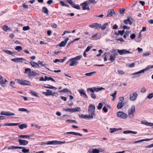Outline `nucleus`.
<instances>
[{
  "mask_svg": "<svg viewBox=\"0 0 153 153\" xmlns=\"http://www.w3.org/2000/svg\"><path fill=\"white\" fill-rule=\"evenodd\" d=\"M30 29V27L28 26H24L23 27V30L24 31Z\"/></svg>",
  "mask_w": 153,
  "mask_h": 153,
  "instance_id": "51",
  "label": "nucleus"
},
{
  "mask_svg": "<svg viewBox=\"0 0 153 153\" xmlns=\"http://www.w3.org/2000/svg\"><path fill=\"white\" fill-rule=\"evenodd\" d=\"M15 49L18 52H20L22 50V47L20 46H17L15 48Z\"/></svg>",
  "mask_w": 153,
  "mask_h": 153,
  "instance_id": "43",
  "label": "nucleus"
},
{
  "mask_svg": "<svg viewBox=\"0 0 153 153\" xmlns=\"http://www.w3.org/2000/svg\"><path fill=\"white\" fill-rule=\"evenodd\" d=\"M90 4L89 1H87L84 3L81 4L80 6L82 7V9L84 10L87 9V7H88V4Z\"/></svg>",
  "mask_w": 153,
  "mask_h": 153,
  "instance_id": "13",
  "label": "nucleus"
},
{
  "mask_svg": "<svg viewBox=\"0 0 153 153\" xmlns=\"http://www.w3.org/2000/svg\"><path fill=\"white\" fill-rule=\"evenodd\" d=\"M82 57V55H79L75 57L71 58L68 61V62H70L69 65L73 66L77 65L79 63L77 61L80 60Z\"/></svg>",
  "mask_w": 153,
  "mask_h": 153,
  "instance_id": "2",
  "label": "nucleus"
},
{
  "mask_svg": "<svg viewBox=\"0 0 153 153\" xmlns=\"http://www.w3.org/2000/svg\"><path fill=\"white\" fill-rule=\"evenodd\" d=\"M66 143L65 142L61 141H60L53 140L48 141L47 143H44L43 144L47 145H58L64 143Z\"/></svg>",
  "mask_w": 153,
  "mask_h": 153,
  "instance_id": "9",
  "label": "nucleus"
},
{
  "mask_svg": "<svg viewBox=\"0 0 153 153\" xmlns=\"http://www.w3.org/2000/svg\"><path fill=\"white\" fill-rule=\"evenodd\" d=\"M28 73V76L29 78H31L34 76H37L39 74L34 71H31L30 68H26L25 69V74Z\"/></svg>",
  "mask_w": 153,
  "mask_h": 153,
  "instance_id": "3",
  "label": "nucleus"
},
{
  "mask_svg": "<svg viewBox=\"0 0 153 153\" xmlns=\"http://www.w3.org/2000/svg\"><path fill=\"white\" fill-rule=\"evenodd\" d=\"M123 105V102H120L117 105V107L118 109H120L122 108Z\"/></svg>",
  "mask_w": 153,
  "mask_h": 153,
  "instance_id": "35",
  "label": "nucleus"
},
{
  "mask_svg": "<svg viewBox=\"0 0 153 153\" xmlns=\"http://www.w3.org/2000/svg\"><path fill=\"white\" fill-rule=\"evenodd\" d=\"M78 116L81 118L82 119H90V118H89V117H88V115L87 114H85L84 115L83 114H79Z\"/></svg>",
  "mask_w": 153,
  "mask_h": 153,
  "instance_id": "26",
  "label": "nucleus"
},
{
  "mask_svg": "<svg viewBox=\"0 0 153 153\" xmlns=\"http://www.w3.org/2000/svg\"><path fill=\"white\" fill-rule=\"evenodd\" d=\"M98 33H97L96 34L92 36L91 37V39L92 40L94 39H97L99 38V37H97V35Z\"/></svg>",
  "mask_w": 153,
  "mask_h": 153,
  "instance_id": "42",
  "label": "nucleus"
},
{
  "mask_svg": "<svg viewBox=\"0 0 153 153\" xmlns=\"http://www.w3.org/2000/svg\"><path fill=\"white\" fill-rule=\"evenodd\" d=\"M0 114L1 115H5L6 116H14L15 115L14 113L9 111H1Z\"/></svg>",
  "mask_w": 153,
  "mask_h": 153,
  "instance_id": "16",
  "label": "nucleus"
},
{
  "mask_svg": "<svg viewBox=\"0 0 153 153\" xmlns=\"http://www.w3.org/2000/svg\"><path fill=\"white\" fill-rule=\"evenodd\" d=\"M146 91V89L144 87H143L141 90L140 91L142 93H144Z\"/></svg>",
  "mask_w": 153,
  "mask_h": 153,
  "instance_id": "63",
  "label": "nucleus"
},
{
  "mask_svg": "<svg viewBox=\"0 0 153 153\" xmlns=\"http://www.w3.org/2000/svg\"><path fill=\"white\" fill-rule=\"evenodd\" d=\"M19 111H25L28 114L30 113V111L27 110V109L24 108H19L18 110Z\"/></svg>",
  "mask_w": 153,
  "mask_h": 153,
  "instance_id": "36",
  "label": "nucleus"
},
{
  "mask_svg": "<svg viewBox=\"0 0 153 153\" xmlns=\"http://www.w3.org/2000/svg\"><path fill=\"white\" fill-rule=\"evenodd\" d=\"M129 33L130 32L129 31H126L125 33V34L123 36L124 38H126L127 36H128Z\"/></svg>",
  "mask_w": 153,
  "mask_h": 153,
  "instance_id": "53",
  "label": "nucleus"
},
{
  "mask_svg": "<svg viewBox=\"0 0 153 153\" xmlns=\"http://www.w3.org/2000/svg\"><path fill=\"white\" fill-rule=\"evenodd\" d=\"M125 33V31L124 30H119L118 33H116L115 34L117 36H119V34H120L121 36L123 35L124 33Z\"/></svg>",
  "mask_w": 153,
  "mask_h": 153,
  "instance_id": "34",
  "label": "nucleus"
},
{
  "mask_svg": "<svg viewBox=\"0 0 153 153\" xmlns=\"http://www.w3.org/2000/svg\"><path fill=\"white\" fill-rule=\"evenodd\" d=\"M30 93L35 97H39V96L38 95V94L37 93L33 91H30Z\"/></svg>",
  "mask_w": 153,
  "mask_h": 153,
  "instance_id": "41",
  "label": "nucleus"
},
{
  "mask_svg": "<svg viewBox=\"0 0 153 153\" xmlns=\"http://www.w3.org/2000/svg\"><path fill=\"white\" fill-rule=\"evenodd\" d=\"M19 137L22 138H24V139H30V136L28 135H20L19 136Z\"/></svg>",
  "mask_w": 153,
  "mask_h": 153,
  "instance_id": "32",
  "label": "nucleus"
},
{
  "mask_svg": "<svg viewBox=\"0 0 153 153\" xmlns=\"http://www.w3.org/2000/svg\"><path fill=\"white\" fill-rule=\"evenodd\" d=\"M102 110L105 112H107L108 111V109L106 106H105L103 107Z\"/></svg>",
  "mask_w": 153,
  "mask_h": 153,
  "instance_id": "62",
  "label": "nucleus"
},
{
  "mask_svg": "<svg viewBox=\"0 0 153 153\" xmlns=\"http://www.w3.org/2000/svg\"><path fill=\"white\" fill-rule=\"evenodd\" d=\"M110 130V132L111 133H113L114 132L117 131L119 130L118 129H117L115 128H111Z\"/></svg>",
  "mask_w": 153,
  "mask_h": 153,
  "instance_id": "49",
  "label": "nucleus"
},
{
  "mask_svg": "<svg viewBox=\"0 0 153 153\" xmlns=\"http://www.w3.org/2000/svg\"><path fill=\"white\" fill-rule=\"evenodd\" d=\"M117 117L120 118L125 119L128 117L127 114L122 111H119L117 112Z\"/></svg>",
  "mask_w": 153,
  "mask_h": 153,
  "instance_id": "8",
  "label": "nucleus"
},
{
  "mask_svg": "<svg viewBox=\"0 0 153 153\" xmlns=\"http://www.w3.org/2000/svg\"><path fill=\"white\" fill-rule=\"evenodd\" d=\"M45 80H51L53 82H55V80L51 77H48L46 76H45Z\"/></svg>",
  "mask_w": 153,
  "mask_h": 153,
  "instance_id": "40",
  "label": "nucleus"
},
{
  "mask_svg": "<svg viewBox=\"0 0 153 153\" xmlns=\"http://www.w3.org/2000/svg\"><path fill=\"white\" fill-rule=\"evenodd\" d=\"M89 153H99L100 152L99 150L96 149H93L89 150Z\"/></svg>",
  "mask_w": 153,
  "mask_h": 153,
  "instance_id": "24",
  "label": "nucleus"
},
{
  "mask_svg": "<svg viewBox=\"0 0 153 153\" xmlns=\"http://www.w3.org/2000/svg\"><path fill=\"white\" fill-rule=\"evenodd\" d=\"M42 12L47 15L48 14V10L46 7H44L42 8Z\"/></svg>",
  "mask_w": 153,
  "mask_h": 153,
  "instance_id": "37",
  "label": "nucleus"
},
{
  "mask_svg": "<svg viewBox=\"0 0 153 153\" xmlns=\"http://www.w3.org/2000/svg\"><path fill=\"white\" fill-rule=\"evenodd\" d=\"M44 87L46 88L51 89L54 90H56V88L49 85H46Z\"/></svg>",
  "mask_w": 153,
  "mask_h": 153,
  "instance_id": "31",
  "label": "nucleus"
},
{
  "mask_svg": "<svg viewBox=\"0 0 153 153\" xmlns=\"http://www.w3.org/2000/svg\"><path fill=\"white\" fill-rule=\"evenodd\" d=\"M73 135H79V136H82V134L80 133H79L75 132H74V133H73Z\"/></svg>",
  "mask_w": 153,
  "mask_h": 153,
  "instance_id": "59",
  "label": "nucleus"
},
{
  "mask_svg": "<svg viewBox=\"0 0 153 153\" xmlns=\"http://www.w3.org/2000/svg\"><path fill=\"white\" fill-rule=\"evenodd\" d=\"M92 48V47L91 46H88L86 49L85 50V52H87L88 51H89Z\"/></svg>",
  "mask_w": 153,
  "mask_h": 153,
  "instance_id": "61",
  "label": "nucleus"
},
{
  "mask_svg": "<svg viewBox=\"0 0 153 153\" xmlns=\"http://www.w3.org/2000/svg\"><path fill=\"white\" fill-rule=\"evenodd\" d=\"M22 149V151L25 153H27L30 151L29 149H26L24 147L16 146H10L9 147L7 148V149L8 150H10V149L14 150V149Z\"/></svg>",
  "mask_w": 153,
  "mask_h": 153,
  "instance_id": "6",
  "label": "nucleus"
},
{
  "mask_svg": "<svg viewBox=\"0 0 153 153\" xmlns=\"http://www.w3.org/2000/svg\"><path fill=\"white\" fill-rule=\"evenodd\" d=\"M81 111L80 108L77 107L75 108H71V113H74L77 111Z\"/></svg>",
  "mask_w": 153,
  "mask_h": 153,
  "instance_id": "29",
  "label": "nucleus"
},
{
  "mask_svg": "<svg viewBox=\"0 0 153 153\" xmlns=\"http://www.w3.org/2000/svg\"><path fill=\"white\" fill-rule=\"evenodd\" d=\"M19 123H4V125L5 126H18Z\"/></svg>",
  "mask_w": 153,
  "mask_h": 153,
  "instance_id": "23",
  "label": "nucleus"
},
{
  "mask_svg": "<svg viewBox=\"0 0 153 153\" xmlns=\"http://www.w3.org/2000/svg\"><path fill=\"white\" fill-rule=\"evenodd\" d=\"M135 35L134 34H132L130 36V38L132 39H134L135 37Z\"/></svg>",
  "mask_w": 153,
  "mask_h": 153,
  "instance_id": "64",
  "label": "nucleus"
},
{
  "mask_svg": "<svg viewBox=\"0 0 153 153\" xmlns=\"http://www.w3.org/2000/svg\"><path fill=\"white\" fill-rule=\"evenodd\" d=\"M95 107L94 105L90 104L89 105L88 112V117L90 118V119H92L94 117L96 116V114L95 113Z\"/></svg>",
  "mask_w": 153,
  "mask_h": 153,
  "instance_id": "1",
  "label": "nucleus"
},
{
  "mask_svg": "<svg viewBox=\"0 0 153 153\" xmlns=\"http://www.w3.org/2000/svg\"><path fill=\"white\" fill-rule=\"evenodd\" d=\"M116 50H114L112 52V54L115 57H116V56H117L118 55V54L116 52Z\"/></svg>",
  "mask_w": 153,
  "mask_h": 153,
  "instance_id": "48",
  "label": "nucleus"
},
{
  "mask_svg": "<svg viewBox=\"0 0 153 153\" xmlns=\"http://www.w3.org/2000/svg\"><path fill=\"white\" fill-rule=\"evenodd\" d=\"M153 97V93H152L149 94L147 97V98L148 99H151Z\"/></svg>",
  "mask_w": 153,
  "mask_h": 153,
  "instance_id": "52",
  "label": "nucleus"
},
{
  "mask_svg": "<svg viewBox=\"0 0 153 153\" xmlns=\"http://www.w3.org/2000/svg\"><path fill=\"white\" fill-rule=\"evenodd\" d=\"M152 66L151 65H149L148 66L145 68L143 70H142L141 71H139L136 72L132 74V75H137L139 74L142 73H143L145 71L150 70V69H152Z\"/></svg>",
  "mask_w": 153,
  "mask_h": 153,
  "instance_id": "10",
  "label": "nucleus"
},
{
  "mask_svg": "<svg viewBox=\"0 0 153 153\" xmlns=\"http://www.w3.org/2000/svg\"><path fill=\"white\" fill-rule=\"evenodd\" d=\"M96 72L94 71L88 73H85V75L88 76H91L94 74L96 73Z\"/></svg>",
  "mask_w": 153,
  "mask_h": 153,
  "instance_id": "44",
  "label": "nucleus"
},
{
  "mask_svg": "<svg viewBox=\"0 0 153 153\" xmlns=\"http://www.w3.org/2000/svg\"><path fill=\"white\" fill-rule=\"evenodd\" d=\"M102 104L101 103H100L98 105L97 107V109L99 110H101L102 107Z\"/></svg>",
  "mask_w": 153,
  "mask_h": 153,
  "instance_id": "46",
  "label": "nucleus"
},
{
  "mask_svg": "<svg viewBox=\"0 0 153 153\" xmlns=\"http://www.w3.org/2000/svg\"><path fill=\"white\" fill-rule=\"evenodd\" d=\"M79 92V93L80 95L83 97L85 98H88V96L87 95L85 94V90L82 89H81L78 90Z\"/></svg>",
  "mask_w": 153,
  "mask_h": 153,
  "instance_id": "15",
  "label": "nucleus"
},
{
  "mask_svg": "<svg viewBox=\"0 0 153 153\" xmlns=\"http://www.w3.org/2000/svg\"><path fill=\"white\" fill-rule=\"evenodd\" d=\"M63 111H65L68 112L70 113H71V108H63Z\"/></svg>",
  "mask_w": 153,
  "mask_h": 153,
  "instance_id": "47",
  "label": "nucleus"
},
{
  "mask_svg": "<svg viewBox=\"0 0 153 153\" xmlns=\"http://www.w3.org/2000/svg\"><path fill=\"white\" fill-rule=\"evenodd\" d=\"M2 29L4 31L6 32L7 30H10V28L7 25H5L3 27Z\"/></svg>",
  "mask_w": 153,
  "mask_h": 153,
  "instance_id": "38",
  "label": "nucleus"
},
{
  "mask_svg": "<svg viewBox=\"0 0 153 153\" xmlns=\"http://www.w3.org/2000/svg\"><path fill=\"white\" fill-rule=\"evenodd\" d=\"M18 142H19V144L20 145L23 146L26 145L28 144V141L27 140H22L20 139L18 140Z\"/></svg>",
  "mask_w": 153,
  "mask_h": 153,
  "instance_id": "18",
  "label": "nucleus"
},
{
  "mask_svg": "<svg viewBox=\"0 0 153 153\" xmlns=\"http://www.w3.org/2000/svg\"><path fill=\"white\" fill-rule=\"evenodd\" d=\"M0 84L3 87L4 86L5 82L2 76L0 75Z\"/></svg>",
  "mask_w": 153,
  "mask_h": 153,
  "instance_id": "27",
  "label": "nucleus"
},
{
  "mask_svg": "<svg viewBox=\"0 0 153 153\" xmlns=\"http://www.w3.org/2000/svg\"><path fill=\"white\" fill-rule=\"evenodd\" d=\"M89 2L93 4H95L97 3V2L95 0H89L88 1Z\"/></svg>",
  "mask_w": 153,
  "mask_h": 153,
  "instance_id": "58",
  "label": "nucleus"
},
{
  "mask_svg": "<svg viewBox=\"0 0 153 153\" xmlns=\"http://www.w3.org/2000/svg\"><path fill=\"white\" fill-rule=\"evenodd\" d=\"M11 60L16 62H22V61L24 60L22 58H17L11 59Z\"/></svg>",
  "mask_w": 153,
  "mask_h": 153,
  "instance_id": "20",
  "label": "nucleus"
},
{
  "mask_svg": "<svg viewBox=\"0 0 153 153\" xmlns=\"http://www.w3.org/2000/svg\"><path fill=\"white\" fill-rule=\"evenodd\" d=\"M117 52L120 55H123L127 54H131L132 53L131 52H130L128 51L126 49H117Z\"/></svg>",
  "mask_w": 153,
  "mask_h": 153,
  "instance_id": "12",
  "label": "nucleus"
},
{
  "mask_svg": "<svg viewBox=\"0 0 153 153\" xmlns=\"http://www.w3.org/2000/svg\"><path fill=\"white\" fill-rule=\"evenodd\" d=\"M118 72L119 74H120L122 75L124 74V72L122 70H118Z\"/></svg>",
  "mask_w": 153,
  "mask_h": 153,
  "instance_id": "60",
  "label": "nucleus"
},
{
  "mask_svg": "<svg viewBox=\"0 0 153 153\" xmlns=\"http://www.w3.org/2000/svg\"><path fill=\"white\" fill-rule=\"evenodd\" d=\"M135 108L134 105H132L128 110V115L130 118H133L134 117V113L135 112Z\"/></svg>",
  "mask_w": 153,
  "mask_h": 153,
  "instance_id": "5",
  "label": "nucleus"
},
{
  "mask_svg": "<svg viewBox=\"0 0 153 153\" xmlns=\"http://www.w3.org/2000/svg\"><path fill=\"white\" fill-rule=\"evenodd\" d=\"M115 14L114 10L112 9H111L108 10L107 16H112L114 15H115Z\"/></svg>",
  "mask_w": 153,
  "mask_h": 153,
  "instance_id": "21",
  "label": "nucleus"
},
{
  "mask_svg": "<svg viewBox=\"0 0 153 153\" xmlns=\"http://www.w3.org/2000/svg\"><path fill=\"white\" fill-rule=\"evenodd\" d=\"M69 40L68 38H66L64 41H62L59 45L60 47H64L66 45L68 41Z\"/></svg>",
  "mask_w": 153,
  "mask_h": 153,
  "instance_id": "19",
  "label": "nucleus"
},
{
  "mask_svg": "<svg viewBox=\"0 0 153 153\" xmlns=\"http://www.w3.org/2000/svg\"><path fill=\"white\" fill-rule=\"evenodd\" d=\"M117 91H115L113 94L111 95V96L113 97V98L114 99L115 97L117 94Z\"/></svg>",
  "mask_w": 153,
  "mask_h": 153,
  "instance_id": "57",
  "label": "nucleus"
},
{
  "mask_svg": "<svg viewBox=\"0 0 153 153\" xmlns=\"http://www.w3.org/2000/svg\"><path fill=\"white\" fill-rule=\"evenodd\" d=\"M69 89L67 88H64L62 90L59 91L60 92H65V93H66L68 92Z\"/></svg>",
  "mask_w": 153,
  "mask_h": 153,
  "instance_id": "54",
  "label": "nucleus"
},
{
  "mask_svg": "<svg viewBox=\"0 0 153 153\" xmlns=\"http://www.w3.org/2000/svg\"><path fill=\"white\" fill-rule=\"evenodd\" d=\"M90 95L92 98L94 99H95L96 98V95L94 93H92Z\"/></svg>",
  "mask_w": 153,
  "mask_h": 153,
  "instance_id": "56",
  "label": "nucleus"
},
{
  "mask_svg": "<svg viewBox=\"0 0 153 153\" xmlns=\"http://www.w3.org/2000/svg\"><path fill=\"white\" fill-rule=\"evenodd\" d=\"M53 62L54 63H56L57 62H63V60L62 59H56L55 60H54L53 61Z\"/></svg>",
  "mask_w": 153,
  "mask_h": 153,
  "instance_id": "50",
  "label": "nucleus"
},
{
  "mask_svg": "<svg viewBox=\"0 0 153 153\" xmlns=\"http://www.w3.org/2000/svg\"><path fill=\"white\" fill-rule=\"evenodd\" d=\"M46 91L48 92V96L51 95L52 93V91L48 89H47Z\"/></svg>",
  "mask_w": 153,
  "mask_h": 153,
  "instance_id": "55",
  "label": "nucleus"
},
{
  "mask_svg": "<svg viewBox=\"0 0 153 153\" xmlns=\"http://www.w3.org/2000/svg\"><path fill=\"white\" fill-rule=\"evenodd\" d=\"M30 64L33 67L39 68V65L38 63L33 61L30 62Z\"/></svg>",
  "mask_w": 153,
  "mask_h": 153,
  "instance_id": "25",
  "label": "nucleus"
},
{
  "mask_svg": "<svg viewBox=\"0 0 153 153\" xmlns=\"http://www.w3.org/2000/svg\"><path fill=\"white\" fill-rule=\"evenodd\" d=\"M141 123L150 126H153V123H148L145 120L142 121H141Z\"/></svg>",
  "mask_w": 153,
  "mask_h": 153,
  "instance_id": "22",
  "label": "nucleus"
},
{
  "mask_svg": "<svg viewBox=\"0 0 153 153\" xmlns=\"http://www.w3.org/2000/svg\"><path fill=\"white\" fill-rule=\"evenodd\" d=\"M3 51L5 52L6 53L9 55H11L13 56H14L15 54L14 52H12L8 50H4Z\"/></svg>",
  "mask_w": 153,
  "mask_h": 153,
  "instance_id": "30",
  "label": "nucleus"
},
{
  "mask_svg": "<svg viewBox=\"0 0 153 153\" xmlns=\"http://www.w3.org/2000/svg\"><path fill=\"white\" fill-rule=\"evenodd\" d=\"M116 58V57H115L112 54H111L110 56V60L111 61L113 62L115 60Z\"/></svg>",
  "mask_w": 153,
  "mask_h": 153,
  "instance_id": "45",
  "label": "nucleus"
},
{
  "mask_svg": "<svg viewBox=\"0 0 153 153\" xmlns=\"http://www.w3.org/2000/svg\"><path fill=\"white\" fill-rule=\"evenodd\" d=\"M137 96L138 94L137 92H134L130 94L129 99L131 101H135L137 99Z\"/></svg>",
  "mask_w": 153,
  "mask_h": 153,
  "instance_id": "11",
  "label": "nucleus"
},
{
  "mask_svg": "<svg viewBox=\"0 0 153 153\" xmlns=\"http://www.w3.org/2000/svg\"><path fill=\"white\" fill-rule=\"evenodd\" d=\"M123 133L124 134H127L129 133H131L132 134H136L137 133L136 131H133L131 130H126L124 131Z\"/></svg>",
  "mask_w": 153,
  "mask_h": 153,
  "instance_id": "28",
  "label": "nucleus"
},
{
  "mask_svg": "<svg viewBox=\"0 0 153 153\" xmlns=\"http://www.w3.org/2000/svg\"><path fill=\"white\" fill-rule=\"evenodd\" d=\"M89 26L91 28L97 29L98 28L101 27V24L97 23H94L92 24L89 25Z\"/></svg>",
  "mask_w": 153,
  "mask_h": 153,
  "instance_id": "14",
  "label": "nucleus"
},
{
  "mask_svg": "<svg viewBox=\"0 0 153 153\" xmlns=\"http://www.w3.org/2000/svg\"><path fill=\"white\" fill-rule=\"evenodd\" d=\"M19 127L20 129H23V128H25L27 127L26 125L24 124H22L21 125H19Z\"/></svg>",
  "mask_w": 153,
  "mask_h": 153,
  "instance_id": "39",
  "label": "nucleus"
},
{
  "mask_svg": "<svg viewBox=\"0 0 153 153\" xmlns=\"http://www.w3.org/2000/svg\"><path fill=\"white\" fill-rule=\"evenodd\" d=\"M108 26V22L105 23L102 26L100 27L101 29L102 30H105Z\"/></svg>",
  "mask_w": 153,
  "mask_h": 153,
  "instance_id": "33",
  "label": "nucleus"
},
{
  "mask_svg": "<svg viewBox=\"0 0 153 153\" xmlns=\"http://www.w3.org/2000/svg\"><path fill=\"white\" fill-rule=\"evenodd\" d=\"M104 89V88L102 87L97 88L96 87H94L93 88H87V91H90L92 93H94V92H98Z\"/></svg>",
  "mask_w": 153,
  "mask_h": 153,
  "instance_id": "7",
  "label": "nucleus"
},
{
  "mask_svg": "<svg viewBox=\"0 0 153 153\" xmlns=\"http://www.w3.org/2000/svg\"><path fill=\"white\" fill-rule=\"evenodd\" d=\"M123 22L126 25L129 24V25H131L133 23L132 19L130 17L128 18L127 19L124 20L123 21Z\"/></svg>",
  "mask_w": 153,
  "mask_h": 153,
  "instance_id": "17",
  "label": "nucleus"
},
{
  "mask_svg": "<svg viewBox=\"0 0 153 153\" xmlns=\"http://www.w3.org/2000/svg\"><path fill=\"white\" fill-rule=\"evenodd\" d=\"M16 81L17 83L21 85H30V81L24 79H16Z\"/></svg>",
  "mask_w": 153,
  "mask_h": 153,
  "instance_id": "4",
  "label": "nucleus"
}]
</instances>
